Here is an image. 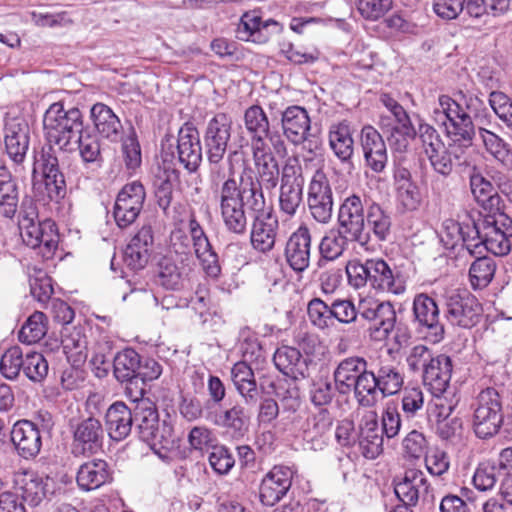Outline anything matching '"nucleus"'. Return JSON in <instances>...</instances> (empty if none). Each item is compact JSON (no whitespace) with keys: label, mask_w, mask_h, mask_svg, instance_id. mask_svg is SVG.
Returning a JSON list of instances; mask_svg holds the SVG:
<instances>
[{"label":"nucleus","mask_w":512,"mask_h":512,"mask_svg":"<svg viewBox=\"0 0 512 512\" xmlns=\"http://www.w3.org/2000/svg\"><path fill=\"white\" fill-rule=\"evenodd\" d=\"M91 118L101 137L113 143L122 139L121 121L110 107L103 103L94 104L91 108Z\"/></svg>","instance_id":"4c0bfd02"},{"label":"nucleus","mask_w":512,"mask_h":512,"mask_svg":"<svg viewBox=\"0 0 512 512\" xmlns=\"http://www.w3.org/2000/svg\"><path fill=\"white\" fill-rule=\"evenodd\" d=\"M172 176L179 177L176 169H165L162 174L156 176L154 180V193L158 206L166 212L170 207L173 198Z\"/></svg>","instance_id":"5fc2aeb1"},{"label":"nucleus","mask_w":512,"mask_h":512,"mask_svg":"<svg viewBox=\"0 0 512 512\" xmlns=\"http://www.w3.org/2000/svg\"><path fill=\"white\" fill-rule=\"evenodd\" d=\"M360 143L365 165L374 173H383L388 163V154L382 135L373 126L365 125L360 132Z\"/></svg>","instance_id":"6ab92c4d"},{"label":"nucleus","mask_w":512,"mask_h":512,"mask_svg":"<svg viewBox=\"0 0 512 512\" xmlns=\"http://www.w3.org/2000/svg\"><path fill=\"white\" fill-rule=\"evenodd\" d=\"M20 499L30 506H38L49 494L53 493V480L35 472H25L18 482Z\"/></svg>","instance_id":"7c9ffc66"},{"label":"nucleus","mask_w":512,"mask_h":512,"mask_svg":"<svg viewBox=\"0 0 512 512\" xmlns=\"http://www.w3.org/2000/svg\"><path fill=\"white\" fill-rule=\"evenodd\" d=\"M72 433V454L76 457H89L102 451L105 440V428L95 416L79 417L69 420Z\"/></svg>","instance_id":"0eeeda50"},{"label":"nucleus","mask_w":512,"mask_h":512,"mask_svg":"<svg viewBox=\"0 0 512 512\" xmlns=\"http://www.w3.org/2000/svg\"><path fill=\"white\" fill-rule=\"evenodd\" d=\"M113 357L112 346L109 341H100L95 344L90 364L98 378L108 375Z\"/></svg>","instance_id":"e2e57ef3"},{"label":"nucleus","mask_w":512,"mask_h":512,"mask_svg":"<svg viewBox=\"0 0 512 512\" xmlns=\"http://www.w3.org/2000/svg\"><path fill=\"white\" fill-rule=\"evenodd\" d=\"M369 277V283L375 290L395 295L405 291L400 275L394 274L388 263L381 258L369 259Z\"/></svg>","instance_id":"a878e982"},{"label":"nucleus","mask_w":512,"mask_h":512,"mask_svg":"<svg viewBox=\"0 0 512 512\" xmlns=\"http://www.w3.org/2000/svg\"><path fill=\"white\" fill-rule=\"evenodd\" d=\"M112 480L110 465L103 459L83 463L76 475V482L83 491L95 490Z\"/></svg>","instance_id":"473e14b6"},{"label":"nucleus","mask_w":512,"mask_h":512,"mask_svg":"<svg viewBox=\"0 0 512 512\" xmlns=\"http://www.w3.org/2000/svg\"><path fill=\"white\" fill-rule=\"evenodd\" d=\"M444 317L453 326L470 329L482 317V306L467 290H451L443 296Z\"/></svg>","instance_id":"6e6552de"},{"label":"nucleus","mask_w":512,"mask_h":512,"mask_svg":"<svg viewBox=\"0 0 512 512\" xmlns=\"http://www.w3.org/2000/svg\"><path fill=\"white\" fill-rule=\"evenodd\" d=\"M293 471L287 466H274L262 479L259 500L272 507L283 499L291 488Z\"/></svg>","instance_id":"dca6fc26"},{"label":"nucleus","mask_w":512,"mask_h":512,"mask_svg":"<svg viewBox=\"0 0 512 512\" xmlns=\"http://www.w3.org/2000/svg\"><path fill=\"white\" fill-rule=\"evenodd\" d=\"M47 333V317L43 312L35 311L28 317L19 331L18 338L22 343L39 342Z\"/></svg>","instance_id":"3c124183"},{"label":"nucleus","mask_w":512,"mask_h":512,"mask_svg":"<svg viewBox=\"0 0 512 512\" xmlns=\"http://www.w3.org/2000/svg\"><path fill=\"white\" fill-rule=\"evenodd\" d=\"M18 226L25 245L37 250L44 260L52 259L58 249L59 233L51 219L39 220V214L32 200L22 202Z\"/></svg>","instance_id":"7ed1b4c3"},{"label":"nucleus","mask_w":512,"mask_h":512,"mask_svg":"<svg viewBox=\"0 0 512 512\" xmlns=\"http://www.w3.org/2000/svg\"><path fill=\"white\" fill-rule=\"evenodd\" d=\"M244 124L251 136H267L271 129L269 118L260 105H252L245 110Z\"/></svg>","instance_id":"13d9d810"},{"label":"nucleus","mask_w":512,"mask_h":512,"mask_svg":"<svg viewBox=\"0 0 512 512\" xmlns=\"http://www.w3.org/2000/svg\"><path fill=\"white\" fill-rule=\"evenodd\" d=\"M451 373V358L445 354H437L422 372L423 384L433 396H441L449 386Z\"/></svg>","instance_id":"393cba45"},{"label":"nucleus","mask_w":512,"mask_h":512,"mask_svg":"<svg viewBox=\"0 0 512 512\" xmlns=\"http://www.w3.org/2000/svg\"><path fill=\"white\" fill-rule=\"evenodd\" d=\"M500 220L484 219L482 226L488 231L482 234L479 222L467 216L461 222L447 220L444 224V231L441 241L447 249H454L457 246L466 248L472 255L482 254L483 250L492 252L495 255H506L510 252L512 244L506 231L499 227Z\"/></svg>","instance_id":"f03ea898"},{"label":"nucleus","mask_w":512,"mask_h":512,"mask_svg":"<svg viewBox=\"0 0 512 512\" xmlns=\"http://www.w3.org/2000/svg\"><path fill=\"white\" fill-rule=\"evenodd\" d=\"M121 152L127 170L135 171L140 167L142 163L141 147L133 127L129 134L122 139Z\"/></svg>","instance_id":"0e129e2a"},{"label":"nucleus","mask_w":512,"mask_h":512,"mask_svg":"<svg viewBox=\"0 0 512 512\" xmlns=\"http://www.w3.org/2000/svg\"><path fill=\"white\" fill-rule=\"evenodd\" d=\"M304 185L305 178L299 159L288 158L281 170L278 199L280 212L288 218L294 217L303 205Z\"/></svg>","instance_id":"39448f33"},{"label":"nucleus","mask_w":512,"mask_h":512,"mask_svg":"<svg viewBox=\"0 0 512 512\" xmlns=\"http://www.w3.org/2000/svg\"><path fill=\"white\" fill-rule=\"evenodd\" d=\"M307 315L311 324L322 332H328L335 326L331 303L321 298L314 297L308 302Z\"/></svg>","instance_id":"de8ad7c7"},{"label":"nucleus","mask_w":512,"mask_h":512,"mask_svg":"<svg viewBox=\"0 0 512 512\" xmlns=\"http://www.w3.org/2000/svg\"><path fill=\"white\" fill-rule=\"evenodd\" d=\"M106 429L112 441L126 439L133 427V409L117 401L109 406L105 414Z\"/></svg>","instance_id":"c756f323"},{"label":"nucleus","mask_w":512,"mask_h":512,"mask_svg":"<svg viewBox=\"0 0 512 512\" xmlns=\"http://www.w3.org/2000/svg\"><path fill=\"white\" fill-rule=\"evenodd\" d=\"M22 371L29 380L42 382L49 371L48 362L41 353L28 351L23 357Z\"/></svg>","instance_id":"052dcab7"},{"label":"nucleus","mask_w":512,"mask_h":512,"mask_svg":"<svg viewBox=\"0 0 512 512\" xmlns=\"http://www.w3.org/2000/svg\"><path fill=\"white\" fill-rule=\"evenodd\" d=\"M232 121L225 113L216 114L207 124L204 147L210 164L218 165L227 151L231 137Z\"/></svg>","instance_id":"2eb2a0df"},{"label":"nucleus","mask_w":512,"mask_h":512,"mask_svg":"<svg viewBox=\"0 0 512 512\" xmlns=\"http://www.w3.org/2000/svg\"><path fill=\"white\" fill-rule=\"evenodd\" d=\"M157 267V283L161 287L172 291H179L184 288L189 268L183 258L163 256Z\"/></svg>","instance_id":"bb28decb"},{"label":"nucleus","mask_w":512,"mask_h":512,"mask_svg":"<svg viewBox=\"0 0 512 512\" xmlns=\"http://www.w3.org/2000/svg\"><path fill=\"white\" fill-rule=\"evenodd\" d=\"M312 236L306 225H300L286 242L285 258L296 272H303L309 267Z\"/></svg>","instance_id":"5701e85b"},{"label":"nucleus","mask_w":512,"mask_h":512,"mask_svg":"<svg viewBox=\"0 0 512 512\" xmlns=\"http://www.w3.org/2000/svg\"><path fill=\"white\" fill-rule=\"evenodd\" d=\"M10 437L17 455L25 460L36 458L41 451V432L30 420L17 421L10 431Z\"/></svg>","instance_id":"a211bd4d"},{"label":"nucleus","mask_w":512,"mask_h":512,"mask_svg":"<svg viewBox=\"0 0 512 512\" xmlns=\"http://www.w3.org/2000/svg\"><path fill=\"white\" fill-rule=\"evenodd\" d=\"M470 188L474 200L488 215L485 219L500 220L499 224L508 231L512 225V219L505 213L503 200L495 190L491 180L484 176L476 167L470 173Z\"/></svg>","instance_id":"1a4fd4ad"},{"label":"nucleus","mask_w":512,"mask_h":512,"mask_svg":"<svg viewBox=\"0 0 512 512\" xmlns=\"http://www.w3.org/2000/svg\"><path fill=\"white\" fill-rule=\"evenodd\" d=\"M283 135L294 146L313 143L309 140L311 119L307 110L298 105L288 106L281 112Z\"/></svg>","instance_id":"f3484780"},{"label":"nucleus","mask_w":512,"mask_h":512,"mask_svg":"<svg viewBox=\"0 0 512 512\" xmlns=\"http://www.w3.org/2000/svg\"><path fill=\"white\" fill-rule=\"evenodd\" d=\"M480 134L483 139L486 149L505 167L509 168L512 165V154L510 152L509 144L504 142L495 133L486 129H480Z\"/></svg>","instance_id":"680f3d73"},{"label":"nucleus","mask_w":512,"mask_h":512,"mask_svg":"<svg viewBox=\"0 0 512 512\" xmlns=\"http://www.w3.org/2000/svg\"><path fill=\"white\" fill-rule=\"evenodd\" d=\"M43 129L47 142L70 151L71 144L84 132L83 114L76 107L65 110L61 102H55L44 114Z\"/></svg>","instance_id":"20e7f679"},{"label":"nucleus","mask_w":512,"mask_h":512,"mask_svg":"<svg viewBox=\"0 0 512 512\" xmlns=\"http://www.w3.org/2000/svg\"><path fill=\"white\" fill-rule=\"evenodd\" d=\"M24 354L19 346H12L5 351L0 360V372L9 379L14 380L22 370Z\"/></svg>","instance_id":"774afa93"},{"label":"nucleus","mask_w":512,"mask_h":512,"mask_svg":"<svg viewBox=\"0 0 512 512\" xmlns=\"http://www.w3.org/2000/svg\"><path fill=\"white\" fill-rule=\"evenodd\" d=\"M396 321L397 315L394 305L390 301H382L375 312L369 329L379 333L381 338L386 339L393 332Z\"/></svg>","instance_id":"8fccbe9b"},{"label":"nucleus","mask_w":512,"mask_h":512,"mask_svg":"<svg viewBox=\"0 0 512 512\" xmlns=\"http://www.w3.org/2000/svg\"><path fill=\"white\" fill-rule=\"evenodd\" d=\"M367 225L374 237L379 242H386L392 234V216L391 212L375 201L366 203Z\"/></svg>","instance_id":"37998d69"},{"label":"nucleus","mask_w":512,"mask_h":512,"mask_svg":"<svg viewBox=\"0 0 512 512\" xmlns=\"http://www.w3.org/2000/svg\"><path fill=\"white\" fill-rule=\"evenodd\" d=\"M366 203L357 194H351L340 204L337 216V226L353 237V241L361 247L371 241L370 233L365 229Z\"/></svg>","instance_id":"9b49d317"},{"label":"nucleus","mask_w":512,"mask_h":512,"mask_svg":"<svg viewBox=\"0 0 512 512\" xmlns=\"http://www.w3.org/2000/svg\"><path fill=\"white\" fill-rule=\"evenodd\" d=\"M161 373L162 366L159 362L150 357L140 356L139 368H137L134 380V390L142 396L145 392L146 384L158 379Z\"/></svg>","instance_id":"bf43d9fd"},{"label":"nucleus","mask_w":512,"mask_h":512,"mask_svg":"<svg viewBox=\"0 0 512 512\" xmlns=\"http://www.w3.org/2000/svg\"><path fill=\"white\" fill-rule=\"evenodd\" d=\"M428 488L424 473L416 469L407 470L400 481L394 480V492L399 502L413 507L418 503L421 489L427 492Z\"/></svg>","instance_id":"72a5a7b5"},{"label":"nucleus","mask_w":512,"mask_h":512,"mask_svg":"<svg viewBox=\"0 0 512 512\" xmlns=\"http://www.w3.org/2000/svg\"><path fill=\"white\" fill-rule=\"evenodd\" d=\"M153 440H145L155 454L162 460H170V451L176 447V437L171 424L163 422L154 432Z\"/></svg>","instance_id":"09e8293b"},{"label":"nucleus","mask_w":512,"mask_h":512,"mask_svg":"<svg viewBox=\"0 0 512 512\" xmlns=\"http://www.w3.org/2000/svg\"><path fill=\"white\" fill-rule=\"evenodd\" d=\"M253 222L250 231V242L256 251L267 254L275 247L279 221L271 211L253 213Z\"/></svg>","instance_id":"aec40b11"},{"label":"nucleus","mask_w":512,"mask_h":512,"mask_svg":"<svg viewBox=\"0 0 512 512\" xmlns=\"http://www.w3.org/2000/svg\"><path fill=\"white\" fill-rule=\"evenodd\" d=\"M211 421L214 425L223 428L233 440H240L249 430V417L245 415L244 407L240 404L220 409L214 413Z\"/></svg>","instance_id":"2f4dec72"},{"label":"nucleus","mask_w":512,"mask_h":512,"mask_svg":"<svg viewBox=\"0 0 512 512\" xmlns=\"http://www.w3.org/2000/svg\"><path fill=\"white\" fill-rule=\"evenodd\" d=\"M354 242L339 226L329 229L319 243L321 260L335 261L348 249L349 243Z\"/></svg>","instance_id":"c03bdc74"},{"label":"nucleus","mask_w":512,"mask_h":512,"mask_svg":"<svg viewBox=\"0 0 512 512\" xmlns=\"http://www.w3.org/2000/svg\"><path fill=\"white\" fill-rule=\"evenodd\" d=\"M458 99H452L447 95L439 97V108L435 109L436 120L442 124V121L451 122L462 116H470L462 107V101L469 111L477 110L482 102L473 96L467 97L462 91L458 93Z\"/></svg>","instance_id":"58836bf2"},{"label":"nucleus","mask_w":512,"mask_h":512,"mask_svg":"<svg viewBox=\"0 0 512 512\" xmlns=\"http://www.w3.org/2000/svg\"><path fill=\"white\" fill-rule=\"evenodd\" d=\"M308 210L311 217L320 224L332 219L334 198L330 180L322 169H317L308 186Z\"/></svg>","instance_id":"ddd939ff"},{"label":"nucleus","mask_w":512,"mask_h":512,"mask_svg":"<svg viewBox=\"0 0 512 512\" xmlns=\"http://www.w3.org/2000/svg\"><path fill=\"white\" fill-rule=\"evenodd\" d=\"M133 424L143 442L153 440L154 432L160 425L156 405L149 399L142 398L137 401L133 408Z\"/></svg>","instance_id":"e433bc0d"},{"label":"nucleus","mask_w":512,"mask_h":512,"mask_svg":"<svg viewBox=\"0 0 512 512\" xmlns=\"http://www.w3.org/2000/svg\"><path fill=\"white\" fill-rule=\"evenodd\" d=\"M383 435L384 433L379 429L377 413L367 412L362 418L359 435V445L364 457L375 459L382 453Z\"/></svg>","instance_id":"c85d7f7f"},{"label":"nucleus","mask_w":512,"mask_h":512,"mask_svg":"<svg viewBox=\"0 0 512 512\" xmlns=\"http://www.w3.org/2000/svg\"><path fill=\"white\" fill-rule=\"evenodd\" d=\"M442 125H444L446 134L452 142L472 145L475 129L470 116H462L451 122L442 121Z\"/></svg>","instance_id":"864d4df0"},{"label":"nucleus","mask_w":512,"mask_h":512,"mask_svg":"<svg viewBox=\"0 0 512 512\" xmlns=\"http://www.w3.org/2000/svg\"><path fill=\"white\" fill-rule=\"evenodd\" d=\"M503 423L502 401L499 392L488 387L482 390L475 403L473 429L480 439H487L498 433Z\"/></svg>","instance_id":"423d86ee"},{"label":"nucleus","mask_w":512,"mask_h":512,"mask_svg":"<svg viewBox=\"0 0 512 512\" xmlns=\"http://www.w3.org/2000/svg\"><path fill=\"white\" fill-rule=\"evenodd\" d=\"M145 198L146 191L140 181L127 183L122 187L113 207V217L120 229L128 228L136 221L143 209Z\"/></svg>","instance_id":"4468645a"},{"label":"nucleus","mask_w":512,"mask_h":512,"mask_svg":"<svg viewBox=\"0 0 512 512\" xmlns=\"http://www.w3.org/2000/svg\"><path fill=\"white\" fill-rule=\"evenodd\" d=\"M5 150L8 157L17 165L25 160L30 144V128L26 120L13 118L4 128Z\"/></svg>","instance_id":"4be33fe9"},{"label":"nucleus","mask_w":512,"mask_h":512,"mask_svg":"<svg viewBox=\"0 0 512 512\" xmlns=\"http://www.w3.org/2000/svg\"><path fill=\"white\" fill-rule=\"evenodd\" d=\"M413 322L424 338L437 344L445 337V327L440 320V309L434 298L426 293L417 294L412 306Z\"/></svg>","instance_id":"9d476101"},{"label":"nucleus","mask_w":512,"mask_h":512,"mask_svg":"<svg viewBox=\"0 0 512 512\" xmlns=\"http://www.w3.org/2000/svg\"><path fill=\"white\" fill-rule=\"evenodd\" d=\"M367 363L366 358L354 355L342 359L337 364L333 372V379L335 389L339 394L345 395L352 391L354 383Z\"/></svg>","instance_id":"f704fd0d"},{"label":"nucleus","mask_w":512,"mask_h":512,"mask_svg":"<svg viewBox=\"0 0 512 512\" xmlns=\"http://www.w3.org/2000/svg\"><path fill=\"white\" fill-rule=\"evenodd\" d=\"M333 422V416L326 408H320L307 416L301 430L304 441L310 444L312 450H322L328 445Z\"/></svg>","instance_id":"412c9836"},{"label":"nucleus","mask_w":512,"mask_h":512,"mask_svg":"<svg viewBox=\"0 0 512 512\" xmlns=\"http://www.w3.org/2000/svg\"><path fill=\"white\" fill-rule=\"evenodd\" d=\"M496 265L488 256L478 257L470 266L469 278L474 289H482L489 285L495 274Z\"/></svg>","instance_id":"603ef678"},{"label":"nucleus","mask_w":512,"mask_h":512,"mask_svg":"<svg viewBox=\"0 0 512 512\" xmlns=\"http://www.w3.org/2000/svg\"><path fill=\"white\" fill-rule=\"evenodd\" d=\"M275 367L293 381L309 377V363L311 360L302 355L299 349L282 345L273 355Z\"/></svg>","instance_id":"b1692460"},{"label":"nucleus","mask_w":512,"mask_h":512,"mask_svg":"<svg viewBox=\"0 0 512 512\" xmlns=\"http://www.w3.org/2000/svg\"><path fill=\"white\" fill-rule=\"evenodd\" d=\"M73 143L77 144L80 157L85 164L101 166L103 157L100 141L96 135L83 132Z\"/></svg>","instance_id":"6e6d98bb"},{"label":"nucleus","mask_w":512,"mask_h":512,"mask_svg":"<svg viewBox=\"0 0 512 512\" xmlns=\"http://www.w3.org/2000/svg\"><path fill=\"white\" fill-rule=\"evenodd\" d=\"M231 379L245 404H256L258 401L257 383L254 372L246 361H239L233 365Z\"/></svg>","instance_id":"a19ab883"},{"label":"nucleus","mask_w":512,"mask_h":512,"mask_svg":"<svg viewBox=\"0 0 512 512\" xmlns=\"http://www.w3.org/2000/svg\"><path fill=\"white\" fill-rule=\"evenodd\" d=\"M329 147L342 164H352L354 155L353 129L347 120L333 123L328 131Z\"/></svg>","instance_id":"cd10ccee"},{"label":"nucleus","mask_w":512,"mask_h":512,"mask_svg":"<svg viewBox=\"0 0 512 512\" xmlns=\"http://www.w3.org/2000/svg\"><path fill=\"white\" fill-rule=\"evenodd\" d=\"M209 464L218 475H227L235 465V458L225 445H214L208 457Z\"/></svg>","instance_id":"338daca9"},{"label":"nucleus","mask_w":512,"mask_h":512,"mask_svg":"<svg viewBox=\"0 0 512 512\" xmlns=\"http://www.w3.org/2000/svg\"><path fill=\"white\" fill-rule=\"evenodd\" d=\"M257 177L248 175L227 178L219 189V208L227 231L242 236L247 231L246 211L259 213L265 209L263 189L273 190L280 184L278 161L257 167Z\"/></svg>","instance_id":"f257e3e1"},{"label":"nucleus","mask_w":512,"mask_h":512,"mask_svg":"<svg viewBox=\"0 0 512 512\" xmlns=\"http://www.w3.org/2000/svg\"><path fill=\"white\" fill-rule=\"evenodd\" d=\"M171 149V158L178 162L189 172L195 173L202 162V146L197 128L191 122H185L178 131L175 150ZM169 153L163 150V160H168Z\"/></svg>","instance_id":"f8f14e48"},{"label":"nucleus","mask_w":512,"mask_h":512,"mask_svg":"<svg viewBox=\"0 0 512 512\" xmlns=\"http://www.w3.org/2000/svg\"><path fill=\"white\" fill-rule=\"evenodd\" d=\"M270 387L274 395L282 402L284 411L296 412L300 407L299 388L294 383L287 381L274 383L271 382Z\"/></svg>","instance_id":"69168bd1"},{"label":"nucleus","mask_w":512,"mask_h":512,"mask_svg":"<svg viewBox=\"0 0 512 512\" xmlns=\"http://www.w3.org/2000/svg\"><path fill=\"white\" fill-rule=\"evenodd\" d=\"M433 10L442 19L452 20L463 11L471 17L479 18L483 9L475 0H434Z\"/></svg>","instance_id":"49530a36"},{"label":"nucleus","mask_w":512,"mask_h":512,"mask_svg":"<svg viewBox=\"0 0 512 512\" xmlns=\"http://www.w3.org/2000/svg\"><path fill=\"white\" fill-rule=\"evenodd\" d=\"M18 209V181L6 165H0V217L12 220Z\"/></svg>","instance_id":"c9c22d12"},{"label":"nucleus","mask_w":512,"mask_h":512,"mask_svg":"<svg viewBox=\"0 0 512 512\" xmlns=\"http://www.w3.org/2000/svg\"><path fill=\"white\" fill-rule=\"evenodd\" d=\"M388 132V144L391 149L397 153L406 152L409 147L410 140L414 139L417 135V131L411 121H408L407 123H397L392 126Z\"/></svg>","instance_id":"4d7b16f0"},{"label":"nucleus","mask_w":512,"mask_h":512,"mask_svg":"<svg viewBox=\"0 0 512 512\" xmlns=\"http://www.w3.org/2000/svg\"><path fill=\"white\" fill-rule=\"evenodd\" d=\"M377 381L374 370V363H367L361 371V375L354 383L353 392L354 397L359 406L364 408H372L378 402V395L380 392L377 389Z\"/></svg>","instance_id":"ea45409f"},{"label":"nucleus","mask_w":512,"mask_h":512,"mask_svg":"<svg viewBox=\"0 0 512 512\" xmlns=\"http://www.w3.org/2000/svg\"><path fill=\"white\" fill-rule=\"evenodd\" d=\"M377 389L382 398L397 394L404 384V376L393 364L386 361L374 363Z\"/></svg>","instance_id":"a18cd8bd"},{"label":"nucleus","mask_w":512,"mask_h":512,"mask_svg":"<svg viewBox=\"0 0 512 512\" xmlns=\"http://www.w3.org/2000/svg\"><path fill=\"white\" fill-rule=\"evenodd\" d=\"M140 354L132 348H126L113 357V373L117 381L126 384L127 390H134V380L139 368Z\"/></svg>","instance_id":"79ce46f5"}]
</instances>
